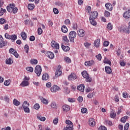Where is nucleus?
I'll list each match as a JSON object with an SVG mask.
<instances>
[{
    "label": "nucleus",
    "mask_w": 130,
    "mask_h": 130,
    "mask_svg": "<svg viewBox=\"0 0 130 130\" xmlns=\"http://www.w3.org/2000/svg\"><path fill=\"white\" fill-rule=\"evenodd\" d=\"M34 109H36V110H38L39 108H40V106L39 105V104H36L34 106Z\"/></svg>",
    "instance_id": "nucleus-44"
},
{
    "label": "nucleus",
    "mask_w": 130,
    "mask_h": 130,
    "mask_svg": "<svg viewBox=\"0 0 130 130\" xmlns=\"http://www.w3.org/2000/svg\"><path fill=\"white\" fill-rule=\"evenodd\" d=\"M61 31L63 32V33H67L68 32V28L67 27V26L63 25L61 27Z\"/></svg>",
    "instance_id": "nucleus-32"
},
{
    "label": "nucleus",
    "mask_w": 130,
    "mask_h": 130,
    "mask_svg": "<svg viewBox=\"0 0 130 130\" xmlns=\"http://www.w3.org/2000/svg\"><path fill=\"white\" fill-rule=\"evenodd\" d=\"M53 122L54 124H57V123H58V118H55L53 120Z\"/></svg>",
    "instance_id": "nucleus-55"
},
{
    "label": "nucleus",
    "mask_w": 130,
    "mask_h": 130,
    "mask_svg": "<svg viewBox=\"0 0 130 130\" xmlns=\"http://www.w3.org/2000/svg\"><path fill=\"white\" fill-rule=\"evenodd\" d=\"M13 104L15 106H19L20 104H21V103L19 102L17 99H14L13 101Z\"/></svg>",
    "instance_id": "nucleus-27"
},
{
    "label": "nucleus",
    "mask_w": 130,
    "mask_h": 130,
    "mask_svg": "<svg viewBox=\"0 0 130 130\" xmlns=\"http://www.w3.org/2000/svg\"><path fill=\"white\" fill-rule=\"evenodd\" d=\"M104 63H107L109 64V66H111V61L109 60L107 58L105 57V59L104 60Z\"/></svg>",
    "instance_id": "nucleus-35"
},
{
    "label": "nucleus",
    "mask_w": 130,
    "mask_h": 130,
    "mask_svg": "<svg viewBox=\"0 0 130 130\" xmlns=\"http://www.w3.org/2000/svg\"><path fill=\"white\" fill-rule=\"evenodd\" d=\"M5 37L6 39H9V40H11L12 42H15L16 40H17V35H10L8 33H6L5 34Z\"/></svg>",
    "instance_id": "nucleus-2"
},
{
    "label": "nucleus",
    "mask_w": 130,
    "mask_h": 130,
    "mask_svg": "<svg viewBox=\"0 0 130 130\" xmlns=\"http://www.w3.org/2000/svg\"><path fill=\"white\" fill-rule=\"evenodd\" d=\"M27 8L28 10L30 11H32V10H34V8H35V6L34 4H28Z\"/></svg>",
    "instance_id": "nucleus-34"
},
{
    "label": "nucleus",
    "mask_w": 130,
    "mask_h": 130,
    "mask_svg": "<svg viewBox=\"0 0 130 130\" xmlns=\"http://www.w3.org/2000/svg\"><path fill=\"white\" fill-rule=\"evenodd\" d=\"M105 17H110V13L107 11H105L104 13Z\"/></svg>",
    "instance_id": "nucleus-47"
},
{
    "label": "nucleus",
    "mask_w": 130,
    "mask_h": 130,
    "mask_svg": "<svg viewBox=\"0 0 130 130\" xmlns=\"http://www.w3.org/2000/svg\"><path fill=\"white\" fill-rule=\"evenodd\" d=\"M37 117L39 120H40L41 121H45L46 120V118L45 117H43L40 114H38L37 115Z\"/></svg>",
    "instance_id": "nucleus-15"
},
{
    "label": "nucleus",
    "mask_w": 130,
    "mask_h": 130,
    "mask_svg": "<svg viewBox=\"0 0 130 130\" xmlns=\"http://www.w3.org/2000/svg\"><path fill=\"white\" fill-rule=\"evenodd\" d=\"M5 22H6V19L4 18L0 19V24H1V25H4V23Z\"/></svg>",
    "instance_id": "nucleus-54"
},
{
    "label": "nucleus",
    "mask_w": 130,
    "mask_h": 130,
    "mask_svg": "<svg viewBox=\"0 0 130 130\" xmlns=\"http://www.w3.org/2000/svg\"><path fill=\"white\" fill-rule=\"evenodd\" d=\"M6 63L7 64H12L13 63V60H12V58H9L6 60Z\"/></svg>",
    "instance_id": "nucleus-33"
},
{
    "label": "nucleus",
    "mask_w": 130,
    "mask_h": 130,
    "mask_svg": "<svg viewBox=\"0 0 130 130\" xmlns=\"http://www.w3.org/2000/svg\"><path fill=\"white\" fill-rule=\"evenodd\" d=\"M62 39L63 41H64V42H66V43L67 44H69V42H70V40L68 39V37L67 36H63L62 37Z\"/></svg>",
    "instance_id": "nucleus-36"
},
{
    "label": "nucleus",
    "mask_w": 130,
    "mask_h": 130,
    "mask_svg": "<svg viewBox=\"0 0 130 130\" xmlns=\"http://www.w3.org/2000/svg\"><path fill=\"white\" fill-rule=\"evenodd\" d=\"M23 109H24V111L25 112H26V113H30V109H29L28 108V107H26V108H23Z\"/></svg>",
    "instance_id": "nucleus-51"
},
{
    "label": "nucleus",
    "mask_w": 130,
    "mask_h": 130,
    "mask_svg": "<svg viewBox=\"0 0 130 130\" xmlns=\"http://www.w3.org/2000/svg\"><path fill=\"white\" fill-rule=\"evenodd\" d=\"M2 130H11V127L10 126H7L6 128H2Z\"/></svg>",
    "instance_id": "nucleus-64"
},
{
    "label": "nucleus",
    "mask_w": 130,
    "mask_h": 130,
    "mask_svg": "<svg viewBox=\"0 0 130 130\" xmlns=\"http://www.w3.org/2000/svg\"><path fill=\"white\" fill-rule=\"evenodd\" d=\"M8 42H0V48H3L4 46H7Z\"/></svg>",
    "instance_id": "nucleus-39"
},
{
    "label": "nucleus",
    "mask_w": 130,
    "mask_h": 130,
    "mask_svg": "<svg viewBox=\"0 0 130 130\" xmlns=\"http://www.w3.org/2000/svg\"><path fill=\"white\" fill-rule=\"evenodd\" d=\"M64 92H65L66 94H70V90L69 88L65 87L64 88Z\"/></svg>",
    "instance_id": "nucleus-49"
},
{
    "label": "nucleus",
    "mask_w": 130,
    "mask_h": 130,
    "mask_svg": "<svg viewBox=\"0 0 130 130\" xmlns=\"http://www.w3.org/2000/svg\"><path fill=\"white\" fill-rule=\"evenodd\" d=\"M96 57L98 60H101V59L102 58V56H101V54H99L98 55H96Z\"/></svg>",
    "instance_id": "nucleus-59"
},
{
    "label": "nucleus",
    "mask_w": 130,
    "mask_h": 130,
    "mask_svg": "<svg viewBox=\"0 0 130 130\" xmlns=\"http://www.w3.org/2000/svg\"><path fill=\"white\" fill-rule=\"evenodd\" d=\"M64 24L66 25H69V24H71V21H70V19H67L65 20Z\"/></svg>",
    "instance_id": "nucleus-56"
},
{
    "label": "nucleus",
    "mask_w": 130,
    "mask_h": 130,
    "mask_svg": "<svg viewBox=\"0 0 130 130\" xmlns=\"http://www.w3.org/2000/svg\"><path fill=\"white\" fill-rule=\"evenodd\" d=\"M53 11L54 12V13L56 15H57L58 14V10L56 8H53Z\"/></svg>",
    "instance_id": "nucleus-60"
},
{
    "label": "nucleus",
    "mask_w": 130,
    "mask_h": 130,
    "mask_svg": "<svg viewBox=\"0 0 130 130\" xmlns=\"http://www.w3.org/2000/svg\"><path fill=\"white\" fill-rule=\"evenodd\" d=\"M88 123L90 126H94L95 124H96L95 120H94L93 118H90L89 119Z\"/></svg>",
    "instance_id": "nucleus-18"
},
{
    "label": "nucleus",
    "mask_w": 130,
    "mask_h": 130,
    "mask_svg": "<svg viewBox=\"0 0 130 130\" xmlns=\"http://www.w3.org/2000/svg\"><path fill=\"white\" fill-rule=\"evenodd\" d=\"M15 52H16L15 50L14 49V48H10L9 50V53H11L12 54H13L14 53H15Z\"/></svg>",
    "instance_id": "nucleus-53"
},
{
    "label": "nucleus",
    "mask_w": 130,
    "mask_h": 130,
    "mask_svg": "<svg viewBox=\"0 0 130 130\" xmlns=\"http://www.w3.org/2000/svg\"><path fill=\"white\" fill-rule=\"evenodd\" d=\"M63 130H74V125L72 126L67 125L66 127H64Z\"/></svg>",
    "instance_id": "nucleus-28"
},
{
    "label": "nucleus",
    "mask_w": 130,
    "mask_h": 130,
    "mask_svg": "<svg viewBox=\"0 0 130 130\" xmlns=\"http://www.w3.org/2000/svg\"><path fill=\"white\" fill-rule=\"evenodd\" d=\"M87 111H88V110H87V108H83L81 109L82 113H86V112H87Z\"/></svg>",
    "instance_id": "nucleus-58"
},
{
    "label": "nucleus",
    "mask_w": 130,
    "mask_h": 130,
    "mask_svg": "<svg viewBox=\"0 0 130 130\" xmlns=\"http://www.w3.org/2000/svg\"><path fill=\"white\" fill-rule=\"evenodd\" d=\"M49 79V76L47 74H43L42 76V80L43 81H46Z\"/></svg>",
    "instance_id": "nucleus-29"
},
{
    "label": "nucleus",
    "mask_w": 130,
    "mask_h": 130,
    "mask_svg": "<svg viewBox=\"0 0 130 130\" xmlns=\"http://www.w3.org/2000/svg\"><path fill=\"white\" fill-rule=\"evenodd\" d=\"M62 49L63 50V51H69L70 50V47L69 46H66L63 45H61Z\"/></svg>",
    "instance_id": "nucleus-30"
},
{
    "label": "nucleus",
    "mask_w": 130,
    "mask_h": 130,
    "mask_svg": "<svg viewBox=\"0 0 130 130\" xmlns=\"http://www.w3.org/2000/svg\"><path fill=\"white\" fill-rule=\"evenodd\" d=\"M42 32H43V31L42 30V28H41V27H39L38 29V34H39V35H41V34H42Z\"/></svg>",
    "instance_id": "nucleus-52"
},
{
    "label": "nucleus",
    "mask_w": 130,
    "mask_h": 130,
    "mask_svg": "<svg viewBox=\"0 0 130 130\" xmlns=\"http://www.w3.org/2000/svg\"><path fill=\"white\" fill-rule=\"evenodd\" d=\"M93 44L95 47H99L100 46V39H98L94 41Z\"/></svg>",
    "instance_id": "nucleus-21"
},
{
    "label": "nucleus",
    "mask_w": 130,
    "mask_h": 130,
    "mask_svg": "<svg viewBox=\"0 0 130 130\" xmlns=\"http://www.w3.org/2000/svg\"><path fill=\"white\" fill-rule=\"evenodd\" d=\"M82 76L84 78V79H86V82L88 83H91V82L93 81V79L89 77V74H88L86 71H83L82 72Z\"/></svg>",
    "instance_id": "nucleus-3"
},
{
    "label": "nucleus",
    "mask_w": 130,
    "mask_h": 130,
    "mask_svg": "<svg viewBox=\"0 0 130 130\" xmlns=\"http://www.w3.org/2000/svg\"><path fill=\"white\" fill-rule=\"evenodd\" d=\"M115 116H116V113H115V112H114L110 114V117L111 118H114Z\"/></svg>",
    "instance_id": "nucleus-48"
},
{
    "label": "nucleus",
    "mask_w": 130,
    "mask_h": 130,
    "mask_svg": "<svg viewBox=\"0 0 130 130\" xmlns=\"http://www.w3.org/2000/svg\"><path fill=\"white\" fill-rule=\"evenodd\" d=\"M64 60L67 63H71V62H72V60H71V59H70V57H65L64 58Z\"/></svg>",
    "instance_id": "nucleus-38"
},
{
    "label": "nucleus",
    "mask_w": 130,
    "mask_h": 130,
    "mask_svg": "<svg viewBox=\"0 0 130 130\" xmlns=\"http://www.w3.org/2000/svg\"><path fill=\"white\" fill-rule=\"evenodd\" d=\"M77 37V32L75 31H71L69 34V38L70 42L74 43L75 42V39Z\"/></svg>",
    "instance_id": "nucleus-1"
},
{
    "label": "nucleus",
    "mask_w": 130,
    "mask_h": 130,
    "mask_svg": "<svg viewBox=\"0 0 130 130\" xmlns=\"http://www.w3.org/2000/svg\"><path fill=\"white\" fill-rule=\"evenodd\" d=\"M107 28L109 30H112V25L111 24V23H109L107 26Z\"/></svg>",
    "instance_id": "nucleus-50"
},
{
    "label": "nucleus",
    "mask_w": 130,
    "mask_h": 130,
    "mask_svg": "<svg viewBox=\"0 0 130 130\" xmlns=\"http://www.w3.org/2000/svg\"><path fill=\"white\" fill-rule=\"evenodd\" d=\"M105 72L108 75H110L112 73V70H111V68L108 66L105 67Z\"/></svg>",
    "instance_id": "nucleus-19"
},
{
    "label": "nucleus",
    "mask_w": 130,
    "mask_h": 130,
    "mask_svg": "<svg viewBox=\"0 0 130 130\" xmlns=\"http://www.w3.org/2000/svg\"><path fill=\"white\" fill-rule=\"evenodd\" d=\"M24 49H25L26 53H29V45L26 44L24 46Z\"/></svg>",
    "instance_id": "nucleus-42"
},
{
    "label": "nucleus",
    "mask_w": 130,
    "mask_h": 130,
    "mask_svg": "<svg viewBox=\"0 0 130 130\" xmlns=\"http://www.w3.org/2000/svg\"><path fill=\"white\" fill-rule=\"evenodd\" d=\"M15 7H16V5H15V6H13V8H12V12L13 14H16L17 12H18V8Z\"/></svg>",
    "instance_id": "nucleus-43"
},
{
    "label": "nucleus",
    "mask_w": 130,
    "mask_h": 130,
    "mask_svg": "<svg viewBox=\"0 0 130 130\" xmlns=\"http://www.w3.org/2000/svg\"><path fill=\"white\" fill-rule=\"evenodd\" d=\"M26 70L28 71V72H30V73H33V71L34 69L32 67H27Z\"/></svg>",
    "instance_id": "nucleus-46"
},
{
    "label": "nucleus",
    "mask_w": 130,
    "mask_h": 130,
    "mask_svg": "<svg viewBox=\"0 0 130 130\" xmlns=\"http://www.w3.org/2000/svg\"><path fill=\"white\" fill-rule=\"evenodd\" d=\"M105 7L107 9V10H108L109 11H112V5L110 3H107L105 5Z\"/></svg>",
    "instance_id": "nucleus-24"
},
{
    "label": "nucleus",
    "mask_w": 130,
    "mask_h": 130,
    "mask_svg": "<svg viewBox=\"0 0 130 130\" xmlns=\"http://www.w3.org/2000/svg\"><path fill=\"white\" fill-rule=\"evenodd\" d=\"M4 85L5 86H9L10 85V81L6 80L4 82Z\"/></svg>",
    "instance_id": "nucleus-62"
},
{
    "label": "nucleus",
    "mask_w": 130,
    "mask_h": 130,
    "mask_svg": "<svg viewBox=\"0 0 130 130\" xmlns=\"http://www.w3.org/2000/svg\"><path fill=\"white\" fill-rule=\"evenodd\" d=\"M20 86H22V87H27V86H29V81L23 80L20 84Z\"/></svg>",
    "instance_id": "nucleus-23"
},
{
    "label": "nucleus",
    "mask_w": 130,
    "mask_h": 130,
    "mask_svg": "<svg viewBox=\"0 0 130 130\" xmlns=\"http://www.w3.org/2000/svg\"><path fill=\"white\" fill-rule=\"evenodd\" d=\"M93 64H95V62L93 60L85 62V66L86 67H91V66H93Z\"/></svg>",
    "instance_id": "nucleus-14"
},
{
    "label": "nucleus",
    "mask_w": 130,
    "mask_h": 130,
    "mask_svg": "<svg viewBox=\"0 0 130 130\" xmlns=\"http://www.w3.org/2000/svg\"><path fill=\"white\" fill-rule=\"evenodd\" d=\"M108 45H109V42L108 41H105L104 42V46H108Z\"/></svg>",
    "instance_id": "nucleus-63"
},
{
    "label": "nucleus",
    "mask_w": 130,
    "mask_h": 130,
    "mask_svg": "<svg viewBox=\"0 0 130 130\" xmlns=\"http://www.w3.org/2000/svg\"><path fill=\"white\" fill-rule=\"evenodd\" d=\"M15 7V4H10V6L7 7V10L9 13H12L13 11V8Z\"/></svg>",
    "instance_id": "nucleus-17"
},
{
    "label": "nucleus",
    "mask_w": 130,
    "mask_h": 130,
    "mask_svg": "<svg viewBox=\"0 0 130 130\" xmlns=\"http://www.w3.org/2000/svg\"><path fill=\"white\" fill-rule=\"evenodd\" d=\"M45 54L47 57H49V58H50L51 59L54 58V54L50 51L46 52Z\"/></svg>",
    "instance_id": "nucleus-12"
},
{
    "label": "nucleus",
    "mask_w": 130,
    "mask_h": 130,
    "mask_svg": "<svg viewBox=\"0 0 130 130\" xmlns=\"http://www.w3.org/2000/svg\"><path fill=\"white\" fill-rule=\"evenodd\" d=\"M99 130H107V128L104 126H101L99 128Z\"/></svg>",
    "instance_id": "nucleus-61"
},
{
    "label": "nucleus",
    "mask_w": 130,
    "mask_h": 130,
    "mask_svg": "<svg viewBox=\"0 0 130 130\" xmlns=\"http://www.w3.org/2000/svg\"><path fill=\"white\" fill-rule=\"evenodd\" d=\"M42 72V69L41 68V66L39 65H37L36 67L35 70V72L38 76V77L40 76L41 75V72Z\"/></svg>",
    "instance_id": "nucleus-4"
},
{
    "label": "nucleus",
    "mask_w": 130,
    "mask_h": 130,
    "mask_svg": "<svg viewBox=\"0 0 130 130\" xmlns=\"http://www.w3.org/2000/svg\"><path fill=\"white\" fill-rule=\"evenodd\" d=\"M55 5H56V6H58L59 7H63V4L60 2H56L55 3Z\"/></svg>",
    "instance_id": "nucleus-45"
},
{
    "label": "nucleus",
    "mask_w": 130,
    "mask_h": 130,
    "mask_svg": "<svg viewBox=\"0 0 130 130\" xmlns=\"http://www.w3.org/2000/svg\"><path fill=\"white\" fill-rule=\"evenodd\" d=\"M77 89L80 92H84L85 91V85L82 84L77 86Z\"/></svg>",
    "instance_id": "nucleus-16"
},
{
    "label": "nucleus",
    "mask_w": 130,
    "mask_h": 130,
    "mask_svg": "<svg viewBox=\"0 0 130 130\" xmlns=\"http://www.w3.org/2000/svg\"><path fill=\"white\" fill-rule=\"evenodd\" d=\"M50 106L51 108H53V109H55L57 108V105L56 104V103L55 102H52L51 103Z\"/></svg>",
    "instance_id": "nucleus-25"
},
{
    "label": "nucleus",
    "mask_w": 130,
    "mask_h": 130,
    "mask_svg": "<svg viewBox=\"0 0 130 130\" xmlns=\"http://www.w3.org/2000/svg\"><path fill=\"white\" fill-rule=\"evenodd\" d=\"M29 103H28V102L27 101H24L23 105H22V107L23 108H25L26 107H29Z\"/></svg>",
    "instance_id": "nucleus-40"
},
{
    "label": "nucleus",
    "mask_w": 130,
    "mask_h": 130,
    "mask_svg": "<svg viewBox=\"0 0 130 130\" xmlns=\"http://www.w3.org/2000/svg\"><path fill=\"white\" fill-rule=\"evenodd\" d=\"M66 124H67V125H68V126L71 125V126H73V125H74V124L73 123L72 121L70 120H66Z\"/></svg>",
    "instance_id": "nucleus-37"
},
{
    "label": "nucleus",
    "mask_w": 130,
    "mask_h": 130,
    "mask_svg": "<svg viewBox=\"0 0 130 130\" xmlns=\"http://www.w3.org/2000/svg\"><path fill=\"white\" fill-rule=\"evenodd\" d=\"M51 44V46L53 48H55V49H59V44H58V43L55 42L54 41H52Z\"/></svg>",
    "instance_id": "nucleus-10"
},
{
    "label": "nucleus",
    "mask_w": 130,
    "mask_h": 130,
    "mask_svg": "<svg viewBox=\"0 0 130 130\" xmlns=\"http://www.w3.org/2000/svg\"><path fill=\"white\" fill-rule=\"evenodd\" d=\"M77 79V75L74 73H72L68 77L69 81H73V80H76Z\"/></svg>",
    "instance_id": "nucleus-11"
},
{
    "label": "nucleus",
    "mask_w": 130,
    "mask_h": 130,
    "mask_svg": "<svg viewBox=\"0 0 130 130\" xmlns=\"http://www.w3.org/2000/svg\"><path fill=\"white\" fill-rule=\"evenodd\" d=\"M59 90H60V88H59L57 85H53L50 88V91L52 93H55L57 92V91H59Z\"/></svg>",
    "instance_id": "nucleus-6"
},
{
    "label": "nucleus",
    "mask_w": 130,
    "mask_h": 130,
    "mask_svg": "<svg viewBox=\"0 0 130 130\" xmlns=\"http://www.w3.org/2000/svg\"><path fill=\"white\" fill-rule=\"evenodd\" d=\"M30 63L31 64H37V63H38V61L36 59L31 60H30Z\"/></svg>",
    "instance_id": "nucleus-41"
},
{
    "label": "nucleus",
    "mask_w": 130,
    "mask_h": 130,
    "mask_svg": "<svg viewBox=\"0 0 130 130\" xmlns=\"http://www.w3.org/2000/svg\"><path fill=\"white\" fill-rule=\"evenodd\" d=\"M123 16L124 17V18H125V19H129L130 18L129 10H128V11L125 12L123 14Z\"/></svg>",
    "instance_id": "nucleus-20"
},
{
    "label": "nucleus",
    "mask_w": 130,
    "mask_h": 130,
    "mask_svg": "<svg viewBox=\"0 0 130 130\" xmlns=\"http://www.w3.org/2000/svg\"><path fill=\"white\" fill-rule=\"evenodd\" d=\"M118 31L119 32H124L125 33H129V28L126 27L125 25L119 27L118 28Z\"/></svg>",
    "instance_id": "nucleus-5"
},
{
    "label": "nucleus",
    "mask_w": 130,
    "mask_h": 130,
    "mask_svg": "<svg viewBox=\"0 0 130 130\" xmlns=\"http://www.w3.org/2000/svg\"><path fill=\"white\" fill-rule=\"evenodd\" d=\"M89 21L92 26H96L97 25V22L95 21V19L89 18Z\"/></svg>",
    "instance_id": "nucleus-26"
},
{
    "label": "nucleus",
    "mask_w": 130,
    "mask_h": 130,
    "mask_svg": "<svg viewBox=\"0 0 130 130\" xmlns=\"http://www.w3.org/2000/svg\"><path fill=\"white\" fill-rule=\"evenodd\" d=\"M60 69H61V66H60V65H59L55 72L56 77H59V76H60V75L62 74V72H61V70H60Z\"/></svg>",
    "instance_id": "nucleus-8"
},
{
    "label": "nucleus",
    "mask_w": 130,
    "mask_h": 130,
    "mask_svg": "<svg viewBox=\"0 0 130 130\" xmlns=\"http://www.w3.org/2000/svg\"><path fill=\"white\" fill-rule=\"evenodd\" d=\"M62 109L64 112H68V111H70L71 107H70V106L68 105H64L62 106Z\"/></svg>",
    "instance_id": "nucleus-13"
},
{
    "label": "nucleus",
    "mask_w": 130,
    "mask_h": 130,
    "mask_svg": "<svg viewBox=\"0 0 130 130\" xmlns=\"http://www.w3.org/2000/svg\"><path fill=\"white\" fill-rule=\"evenodd\" d=\"M40 100L41 101V102L43 103V104H45L46 105H47L48 104V100H46V99L44 98L42 96L40 97Z\"/></svg>",
    "instance_id": "nucleus-22"
},
{
    "label": "nucleus",
    "mask_w": 130,
    "mask_h": 130,
    "mask_svg": "<svg viewBox=\"0 0 130 130\" xmlns=\"http://www.w3.org/2000/svg\"><path fill=\"white\" fill-rule=\"evenodd\" d=\"M21 36L23 40H26V39H27V34H26L25 32L24 31L21 33Z\"/></svg>",
    "instance_id": "nucleus-31"
},
{
    "label": "nucleus",
    "mask_w": 130,
    "mask_h": 130,
    "mask_svg": "<svg viewBox=\"0 0 130 130\" xmlns=\"http://www.w3.org/2000/svg\"><path fill=\"white\" fill-rule=\"evenodd\" d=\"M129 127V124L128 123H126V124L124 126V129L128 130Z\"/></svg>",
    "instance_id": "nucleus-57"
},
{
    "label": "nucleus",
    "mask_w": 130,
    "mask_h": 130,
    "mask_svg": "<svg viewBox=\"0 0 130 130\" xmlns=\"http://www.w3.org/2000/svg\"><path fill=\"white\" fill-rule=\"evenodd\" d=\"M98 17V12L94 11L90 14L89 19H96Z\"/></svg>",
    "instance_id": "nucleus-7"
},
{
    "label": "nucleus",
    "mask_w": 130,
    "mask_h": 130,
    "mask_svg": "<svg viewBox=\"0 0 130 130\" xmlns=\"http://www.w3.org/2000/svg\"><path fill=\"white\" fill-rule=\"evenodd\" d=\"M77 34L79 37H84L86 35V32L83 29H79L77 31Z\"/></svg>",
    "instance_id": "nucleus-9"
}]
</instances>
